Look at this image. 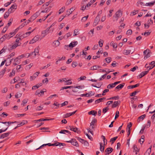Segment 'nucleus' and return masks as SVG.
I'll return each instance as SVG.
<instances>
[{
	"label": "nucleus",
	"instance_id": "1",
	"mask_svg": "<svg viewBox=\"0 0 155 155\" xmlns=\"http://www.w3.org/2000/svg\"><path fill=\"white\" fill-rule=\"evenodd\" d=\"M66 142L67 143H70L72 145L77 147H79V145L77 141H76V140L74 139H72L71 140L67 141Z\"/></svg>",
	"mask_w": 155,
	"mask_h": 155
},
{
	"label": "nucleus",
	"instance_id": "2",
	"mask_svg": "<svg viewBox=\"0 0 155 155\" xmlns=\"http://www.w3.org/2000/svg\"><path fill=\"white\" fill-rule=\"evenodd\" d=\"M39 35H37L34 37V38L30 41L29 43L30 44H33L39 40Z\"/></svg>",
	"mask_w": 155,
	"mask_h": 155
},
{
	"label": "nucleus",
	"instance_id": "3",
	"mask_svg": "<svg viewBox=\"0 0 155 155\" xmlns=\"http://www.w3.org/2000/svg\"><path fill=\"white\" fill-rule=\"evenodd\" d=\"M12 59H13V61L12 63L15 66H16L20 63L21 60H20L18 57L15 58H12Z\"/></svg>",
	"mask_w": 155,
	"mask_h": 155
},
{
	"label": "nucleus",
	"instance_id": "4",
	"mask_svg": "<svg viewBox=\"0 0 155 155\" xmlns=\"http://www.w3.org/2000/svg\"><path fill=\"white\" fill-rule=\"evenodd\" d=\"M69 127H70V130L73 131L77 132L78 134H79L81 133L80 130H78V129L76 127H73L69 126Z\"/></svg>",
	"mask_w": 155,
	"mask_h": 155
},
{
	"label": "nucleus",
	"instance_id": "5",
	"mask_svg": "<svg viewBox=\"0 0 155 155\" xmlns=\"http://www.w3.org/2000/svg\"><path fill=\"white\" fill-rule=\"evenodd\" d=\"M17 8V5L16 4H14L11 7L8 9V11L10 13L13 12Z\"/></svg>",
	"mask_w": 155,
	"mask_h": 155
},
{
	"label": "nucleus",
	"instance_id": "6",
	"mask_svg": "<svg viewBox=\"0 0 155 155\" xmlns=\"http://www.w3.org/2000/svg\"><path fill=\"white\" fill-rule=\"evenodd\" d=\"M40 72H36L32 76H31L30 77V80L32 81L35 79L38 75Z\"/></svg>",
	"mask_w": 155,
	"mask_h": 155
},
{
	"label": "nucleus",
	"instance_id": "7",
	"mask_svg": "<svg viewBox=\"0 0 155 155\" xmlns=\"http://www.w3.org/2000/svg\"><path fill=\"white\" fill-rule=\"evenodd\" d=\"M40 14L39 12H36L31 17V18L34 20L40 15Z\"/></svg>",
	"mask_w": 155,
	"mask_h": 155
},
{
	"label": "nucleus",
	"instance_id": "8",
	"mask_svg": "<svg viewBox=\"0 0 155 155\" xmlns=\"http://www.w3.org/2000/svg\"><path fill=\"white\" fill-rule=\"evenodd\" d=\"M49 28H47L45 30H43L41 32V34L43 35V37H45L49 33Z\"/></svg>",
	"mask_w": 155,
	"mask_h": 155
},
{
	"label": "nucleus",
	"instance_id": "9",
	"mask_svg": "<svg viewBox=\"0 0 155 155\" xmlns=\"http://www.w3.org/2000/svg\"><path fill=\"white\" fill-rule=\"evenodd\" d=\"M149 72V70L147 71H143L140 74L138 75L137 76V78H142V77L144 76L145 75H146L147 74V73Z\"/></svg>",
	"mask_w": 155,
	"mask_h": 155
},
{
	"label": "nucleus",
	"instance_id": "10",
	"mask_svg": "<svg viewBox=\"0 0 155 155\" xmlns=\"http://www.w3.org/2000/svg\"><path fill=\"white\" fill-rule=\"evenodd\" d=\"M113 150V149L111 147H109L107 148L105 150V152H107L106 154V155H109V154L111 153Z\"/></svg>",
	"mask_w": 155,
	"mask_h": 155
},
{
	"label": "nucleus",
	"instance_id": "11",
	"mask_svg": "<svg viewBox=\"0 0 155 155\" xmlns=\"http://www.w3.org/2000/svg\"><path fill=\"white\" fill-rule=\"evenodd\" d=\"M134 52V51L131 52V50L124 49L123 51V53L124 55H128L130 53H132Z\"/></svg>",
	"mask_w": 155,
	"mask_h": 155
},
{
	"label": "nucleus",
	"instance_id": "12",
	"mask_svg": "<svg viewBox=\"0 0 155 155\" xmlns=\"http://www.w3.org/2000/svg\"><path fill=\"white\" fill-rule=\"evenodd\" d=\"M65 145V144L64 143H59L58 142H57L55 143L52 144L51 146H59L60 147H61V146H64Z\"/></svg>",
	"mask_w": 155,
	"mask_h": 155
},
{
	"label": "nucleus",
	"instance_id": "13",
	"mask_svg": "<svg viewBox=\"0 0 155 155\" xmlns=\"http://www.w3.org/2000/svg\"><path fill=\"white\" fill-rule=\"evenodd\" d=\"M115 15L118 18L120 17L122 15V12L120 10H118L116 12Z\"/></svg>",
	"mask_w": 155,
	"mask_h": 155
},
{
	"label": "nucleus",
	"instance_id": "14",
	"mask_svg": "<svg viewBox=\"0 0 155 155\" xmlns=\"http://www.w3.org/2000/svg\"><path fill=\"white\" fill-rule=\"evenodd\" d=\"M100 17L98 16H97L94 21V25L95 26L97 24H98V22H99L100 21Z\"/></svg>",
	"mask_w": 155,
	"mask_h": 155
},
{
	"label": "nucleus",
	"instance_id": "15",
	"mask_svg": "<svg viewBox=\"0 0 155 155\" xmlns=\"http://www.w3.org/2000/svg\"><path fill=\"white\" fill-rule=\"evenodd\" d=\"M97 120L96 119L92 120L91 123H90V127H91L92 129L94 128V124L96 122Z\"/></svg>",
	"mask_w": 155,
	"mask_h": 155
},
{
	"label": "nucleus",
	"instance_id": "16",
	"mask_svg": "<svg viewBox=\"0 0 155 155\" xmlns=\"http://www.w3.org/2000/svg\"><path fill=\"white\" fill-rule=\"evenodd\" d=\"M9 132H8L3 134L0 135V139L8 137L10 134Z\"/></svg>",
	"mask_w": 155,
	"mask_h": 155
},
{
	"label": "nucleus",
	"instance_id": "17",
	"mask_svg": "<svg viewBox=\"0 0 155 155\" xmlns=\"http://www.w3.org/2000/svg\"><path fill=\"white\" fill-rule=\"evenodd\" d=\"M78 42L77 41H74L73 42H72L69 45V46L70 47H71L72 48L75 47L76 45L78 44Z\"/></svg>",
	"mask_w": 155,
	"mask_h": 155
},
{
	"label": "nucleus",
	"instance_id": "18",
	"mask_svg": "<svg viewBox=\"0 0 155 155\" xmlns=\"http://www.w3.org/2000/svg\"><path fill=\"white\" fill-rule=\"evenodd\" d=\"M120 103V101H114L112 105V107L114 108L116 107L118 105H119Z\"/></svg>",
	"mask_w": 155,
	"mask_h": 155
},
{
	"label": "nucleus",
	"instance_id": "19",
	"mask_svg": "<svg viewBox=\"0 0 155 155\" xmlns=\"http://www.w3.org/2000/svg\"><path fill=\"white\" fill-rule=\"evenodd\" d=\"M21 43H20V44H16V43L13 45H9V46H11L10 48H9V50H12V49H15L18 46H20Z\"/></svg>",
	"mask_w": 155,
	"mask_h": 155
},
{
	"label": "nucleus",
	"instance_id": "20",
	"mask_svg": "<svg viewBox=\"0 0 155 155\" xmlns=\"http://www.w3.org/2000/svg\"><path fill=\"white\" fill-rule=\"evenodd\" d=\"M69 10L70 11H71V12H70V11L68 10H67V11L66 15H67L68 16L72 13V12L75 10V9H74V8L72 7Z\"/></svg>",
	"mask_w": 155,
	"mask_h": 155
},
{
	"label": "nucleus",
	"instance_id": "21",
	"mask_svg": "<svg viewBox=\"0 0 155 155\" xmlns=\"http://www.w3.org/2000/svg\"><path fill=\"white\" fill-rule=\"evenodd\" d=\"M53 43L54 44V47H55L58 46L60 44V42L58 40L54 41Z\"/></svg>",
	"mask_w": 155,
	"mask_h": 155
},
{
	"label": "nucleus",
	"instance_id": "22",
	"mask_svg": "<svg viewBox=\"0 0 155 155\" xmlns=\"http://www.w3.org/2000/svg\"><path fill=\"white\" fill-rule=\"evenodd\" d=\"M124 83H123L122 84H120L118 86H117L115 88V89H120L124 86Z\"/></svg>",
	"mask_w": 155,
	"mask_h": 155
},
{
	"label": "nucleus",
	"instance_id": "23",
	"mask_svg": "<svg viewBox=\"0 0 155 155\" xmlns=\"http://www.w3.org/2000/svg\"><path fill=\"white\" fill-rule=\"evenodd\" d=\"M39 46H38L34 49V55L35 56L36 55V54H38L39 53Z\"/></svg>",
	"mask_w": 155,
	"mask_h": 155
},
{
	"label": "nucleus",
	"instance_id": "24",
	"mask_svg": "<svg viewBox=\"0 0 155 155\" xmlns=\"http://www.w3.org/2000/svg\"><path fill=\"white\" fill-rule=\"evenodd\" d=\"M140 85L139 84H137L134 85H130L127 87L128 89H132L139 86Z\"/></svg>",
	"mask_w": 155,
	"mask_h": 155
},
{
	"label": "nucleus",
	"instance_id": "25",
	"mask_svg": "<svg viewBox=\"0 0 155 155\" xmlns=\"http://www.w3.org/2000/svg\"><path fill=\"white\" fill-rule=\"evenodd\" d=\"M110 45L112 46L114 48H117V44L116 43H114L112 41L110 44Z\"/></svg>",
	"mask_w": 155,
	"mask_h": 155
},
{
	"label": "nucleus",
	"instance_id": "26",
	"mask_svg": "<svg viewBox=\"0 0 155 155\" xmlns=\"http://www.w3.org/2000/svg\"><path fill=\"white\" fill-rule=\"evenodd\" d=\"M100 151L103 152L104 151V145H103L102 144V143H100Z\"/></svg>",
	"mask_w": 155,
	"mask_h": 155
},
{
	"label": "nucleus",
	"instance_id": "27",
	"mask_svg": "<svg viewBox=\"0 0 155 155\" xmlns=\"http://www.w3.org/2000/svg\"><path fill=\"white\" fill-rule=\"evenodd\" d=\"M144 6V3L141 2V0H139L137 2V5L138 6H139L140 5Z\"/></svg>",
	"mask_w": 155,
	"mask_h": 155
},
{
	"label": "nucleus",
	"instance_id": "28",
	"mask_svg": "<svg viewBox=\"0 0 155 155\" xmlns=\"http://www.w3.org/2000/svg\"><path fill=\"white\" fill-rule=\"evenodd\" d=\"M105 99V97H103L102 98H99L95 101V104H96L97 103H99L102 101V100H104Z\"/></svg>",
	"mask_w": 155,
	"mask_h": 155
},
{
	"label": "nucleus",
	"instance_id": "29",
	"mask_svg": "<svg viewBox=\"0 0 155 155\" xmlns=\"http://www.w3.org/2000/svg\"><path fill=\"white\" fill-rule=\"evenodd\" d=\"M54 118H51L50 119H43V118H41L40 119H39L38 120H35V121L36 122H40V121H47V120H54Z\"/></svg>",
	"mask_w": 155,
	"mask_h": 155
},
{
	"label": "nucleus",
	"instance_id": "30",
	"mask_svg": "<svg viewBox=\"0 0 155 155\" xmlns=\"http://www.w3.org/2000/svg\"><path fill=\"white\" fill-rule=\"evenodd\" d=\"M27 123L28 121L26 120H23L20 124L18 125V127L22 126Z\"/></svg>",
	"mask_w": 155,
	"mask_h": 155
},
{
	"label": "nucleus",
	"instance_id": "31",
	"mask_svg": "<svg viewBox=\"0 0 155 155\" xmlns=\"http://www.w3.org/2000/svg\"><path fill=\"white\" fill-rule=\"evenodd\" d=\"M155 3V1H154L153 2H150L148 3H147L145 5L146 6H151L154 5Z\"/></svg>",
	"mask_w": 155,
	"mask_h": 155
},
{
	"label": "nucleus",
	"instance_id": "32",
	"mask_svg": "<svg viewBox=\"0 0 155 155\" xmlns=\"http://www.w3.org/2000/svg\"><path fill=\"white\" fill-rule=\"evenodd\" d=\"M81 143H82L84 144V145L86 146H88L89 144L88 142L87 141L84 139H82V141H81Z\"/></svg>",
	"mask_w": 155,
	"mask_h": 155
},
{
	"label": "nucleus",
	"instance_id": "33",
	"mask_svg": "<svg viewBox=\"0 0 155 155\" xmlns=\"http://www.w3.org/2000/svg\"><path fill=\"white\" fill-rule=\"evenodd\" d=\"M115 87V86L113 83L110 84H108L107 86V89H111L112 88Z\"/></svg>",
	"mask_w": 155,
	"mask_h": 155
},
{
	"label": "nucleus",
	"instance_id": "34",
	"mask_svg": "<svg viewBox=\"0 0 155 155\" xmlns=\"http://www.w3.org/2000/svg\"><path fill=\"white\" fill-rule=\"evenodd\" d=\"M97 114V112L94 110H91L88 112L89 114H92L94 116H95Z\"/></svg>",
	"mask_w": 155,
	"mask_h": 155
},
{
	"label": "nucleus",
	"instance_id": "35",
	"mask_svg": "<svg viewBox=\"0 0 155 155\" xmlns=\"http://www.w3.org/2000/svg\"><path fill=\"white\" fill-rule=\"evenodd\" d=\"M3 37L5 39H9L10 38L13 37V36H9V35H8V34H5L4 35V36H3Z\"/></svg>",
	"mask_w": 155,
	"mask_h": 155
},
{
	"label": "nucleus",
	"instance_id": "36",
	"mask_svg": "<svg viewBox=\"0 0 155 155\" xmlns=\"http://www.w3.org/2000/svg\"><path fill=\"white\" fill-rule=\"evenodd\" d=\"M74 36H76L79 34V33L78 29H76L74 31Z\"/></svg>",
	"mask_w": 155,
	"mask_h": 155
},
{
	"label": "nucleus",
	"instance_id": "37",
	"mask_svg": "<svg viewBox=\"0 0 155 155\" xmlns=\"http://www.w3.org/2000/svg\"><path fill=\"white\" fill-rule=\"evenodd\" d=\"M71 35L70 32L67 33L64 37V38L67 39L68 38L71 36Z\"/></svg>",
	"mask_w": 155,
	"mask_h": 155
},
{
	"label": "nucleus",
	"instance_id": "38",
	"mask_svg": "<svg viewBox=\"0 0 155 155\" xmlns=\"http://www.w3.org/2000/svg\"><path fill=\"white\" fill-rule=\"evenodd\" d=\"M94 32V29H91L88 33V34L89 35V36H90L91 37H92L93 35Z\"/></svg>",
	"mask_w": 155,
	"mask_h": 155
},
{
	"label": "nucleus",
	"instance_id": "39",
	"mask_svg": "<svg viewBox=\"0 0 155 155\" xmlns=\"http://www.w3.org/2000/svg\"><path fill=\"white\" fill-rule=\"evenodd\" d=\"M15 75V71L14 69H13L12 72H10L9 74V76L10 77H12L13 76Z\"/></svg>",
	"mask_w": 155,
	"mask_h": 155
},
{
	"label": "nucleus",
	"instance_id": "40",
	"mask_svg": "<svg viewBox=\"0 0 155 155\" xmlns=\"http://www.w3.org/2000/svg\"><path fill=\"white\" fill-rule=\"evenodd\" d=\"M10 13L8 11V12H6L4 15V18L5 19L7 18L8 17Z\"/></svg>",
	"mask_w": 155,
	"mask_h": 155
},
{
	"label": "nucleus",
	"instance_id": "41",
	"mask_svg": "<svg viewBox=\"0 0 155 155\" xmlns=\"http://www.w3.org/2000/svg\"><path fill=\"white\" fill-rule=\"evenodd\" d=\"M15 55V53L14 52H13L11 53L8 56V58L9 59L13 57H14Z\"/></svg>",
	"mask_w": 155,
	"mask_h": 155
},
{
	"label": "nucleus",
	"instance_id": "42",
	"mask_svg": "<svg viewBox=\"0 0 155 155\" xmlns=\"http://www.w3.org/2000/svg\"><path fill=\"white\" fill-rule=\"evenodd\" d=\"M104 41L102 39H100L98 42L99 45L100 47H101L103 46Z\"/></svg>",
	"mask_w": 155,
	"mask_h": 155
},
{
	"label": "nucleus",
	"instance_id": "43",
	"mask_svg": "<svg viewBox=\"0 0 155 155\" xmlns=\"http://www.w3.org/2000/svg\"><path fill=\"white\" fill-rule=\"evenodd\" d=\"M21 39L20 37L16 39L15 41V42H16V44H20L21 43H20V41L21 40Z\"/></svg>",
	"mask_w": 155,
	"mask_h": 155
},
{
	"label": "nucleus",
	"instance_id": "44",
	"mask_svg": "<svg viewBox=\"0 0 155 155\" xmlns=\"http://www.w3.org/2000/svg\"><path fill=\"white\" fill-rule=\"evenodd\" d=\"M65 10V7H62L59 10V14H60L63 13Z\"/></svg>",
	"mask_w": 155,
	"mask_h": 155
},
{
	"label": "nucleus",
	"instance_id": "45",
	"mask_svg": "<svg viewBox=\"0 0 155 155\" xmlns=\"http://www.w3.org/2000/svg\"><path fill=\"white\" fill-rule=\"evenodd\" d=\"M17 123V122L16 121H15L14 122H11V121L7 122V124L6 125L7 127H8H8L11 124H13V123Z\"/></svg>",
	"mask_w": 155,
	"mask_h": 155
},
{
	"label": "nucleus",
	"instance_id": "46",
	"mask_svg": "<svg viewBox=\"0 0 155 155\" xmlns=\"http://www.w3.org/2000/svg\"><path fill=\"white\" fill-rule=\"evenodd\" d=\"M105 60L107 63H110L111 61V58L110 57H108L105 58Z\"/></svg>",
	"mask_w": 155,
	"mask_h": 155
},
{
	"label": "nucleus",
	"instance_id": "47",
	"mask_svg": "<svg viewBox=\"0 0 155 155\" xmlns=\"http://www.w3.org/2000/svg\"><path fill=\"white\" fill-rule=\"evenodd\" d=\"M95 94V93L94 92H92V91H91L89 92V93L88 94L87 96V97H91L92 96V95H94Z\"/></svg>",
	"mask_w": 155,
	"mask_h": 155
},
{
	"label": "nucleus",
	"instance_id": "48",
	"mask_svg": "<svg viewBox=\"0 0 155 155\" xmlns=\"http://www.w3.org/2000/svg\"><path fill=\"white\" fill-rule=\"evenodd\" d=\"M118 137L117 136L112 138L110 139V142H112V143H113L117 139Z\"/></svg>",
	"mask_w": 155,
	"mask_h": 155
},
{
	"label": "nucleus",
	"instance_id": "49",
	"mask_svg": "<svg viewBox=\"0 0 155 155\" xmlns=\"http://www.w3.org/2000/svg\"><path fill=\"white\" fill-rule=\"evenodd\" d=\"M78 65V63L74 61H73L72 64V66L73 68H75Z\"/></svg>",
	"mask_w": 155,
	"mask_h": 155
},
{
	"label": "nucleus",
	"instance_id": "50",
	"mask_svg": "<svg viewBox=\"0 0 155 155\" xmlns=\"http://www.w3.org/2000/svg\"><path fill=\"white\" fill-rule=\"evenodd\" d=\"M132 30L131 29H129L127 32L126 34L128 35H130L132 33Z\"/></svg>",
	"mask_w": 155,
	"mask_h": 155
},
{
	"label": "nucleus",
	"instance_id": "51",
	"mask_svg": "<svg viewBox=\"0 0 155 155\" xmlns=\"http://www.w3.org/2000/svg\"><path fill=\"white\" fill-rule=\"evenodd\" d=\"M109 109L108 107L104 108L103 109V113H104V114H105L107 111Z\"/></svg>",
	"mask_w": 155,
	"mask_h": 155
},
{
	"label": "nucleus",
	"instance_id": "52",
	"mask_svg": "<svg viewBox=\"0 0 155 155\" xmlns=\"http://www.w3.org/2000/svg\"><path fill=\"white\" fill-rule=\"evenodd\" d=\"M8 27H7V25H6L3 29L2 31V33H5L7 30Z\"/></svg>",
	"mask_w": 155,
	"mask_h": 155
},
{
	"label": "nucleus",
	"instance_id": "53",
	"mask_svg": "<svg viewBox=\"0 0 155 155\" xmlns=\"http://www.w3.org/2000/svg\"><path fill=\"white\" fill-rule=\"evenodd\" d=\"M139 92L138 91H134V92L130 94V96H133L135 95H136L137 93Z\"/></svg>",
	"mask_w": 155,
	"mask_h": 155
},
{
	"label": "nucleus",
	"instance_id": "54",
	"mask_svg": "<svg viewBox=\"0 0 155 155\" xmlns=\"http://www.w3.org/2000/svg\"><path fill=\"white\" fill-rule=\"evenodd\" d=\"M155 114H153L151 118L152 120V122L154 124H155Z\"/></svg>",
	"mask_w": 155,
	"mask_h": 155
},
{
	"label": "nucleus",
	"instance_id": "55",
	"mask_svg": "<svg viewBox=\"0 0 155 155\" xmlns=\"http://www.w3.org/2000/svg\"><path fill=\"white\" fill-rule=\"evenodd\" d=\"M118 18H119L117 17V16H116L115 15H114L113 17V21H117L118 20Z\"/></svg>",
	"mask_w": 155,
	"mask_h": 155
},
{
	"label": "nucleus",
	"instance_id": "56",
	"mask_svg": "<svg viewBox=\"0 0 155 155\" xmlns=\"http://www.w3.org/2000/svg\"><path fill=\"white\" fill-rule=\"evenodd\" d=\"M86 78V77L85 76H81L80 78H79L78 80L79 81L80 80H85Z\"/></svg>",
	"mask_w": 155,
	"mask_h": 155
},
{
	"label": "nucleus",
	"instance_id": "57",
	"mask_svg": "<svg viewBox=\"0 0 155 155\" xmlns=\"http://www.w3.org/2000/svg\"><path fill=\"white\" fill-rule=\"evenodd\" d=\"M88 17V15H87L86 16H84L82 18L81 20L84 21H86Z\"/></svg>",
	"mask_w": 155,
	"mask_h": 155
},
{
	"label": "nucleus",
	"instance_id": "58",
	"mask_svg": "<svg viewBox=\"0 0 155 155\" xmlns=\"http://www.w3.org/2000/svg\"><path fill=\"white\" fill-rule=\"evenodd\" d=\"M7 49L6 46H4L3 48L1 50V52L2 53L3 52H5V51Z\"/></svg>",
	"mask_w": 155,
	"mask_h": 155
},
{
	"label": "nucleus",
	"instance_id": "59",
	"mask_svg": "<svg viewBox=\"0 0 155 155\" xmlns=\"http://www.w3.org/2000/svg\"><path fill=\"white\" fill-rule=\"evenodd\" d=\"M33 64H30L27 65L26 66V68L27 69H30L31 67L33 66Z\"/></svg>",
	"mask_w": 155,
	"mask_h": 155
},
{
	"label": "nucleus",
	"instance_id": "60",
	"mask_svg": "<svg viewBox=\"0 0 155 155\" xmlns=\"http://www.w3.org/2000/svg\"><path fill=\"white\" fill-rule=\"evenodd\" d=\"M150 50L149 49H147L145 50L143 52L144 55H146L147 54H149L150 53Z\"/></svg>",
	"mask_w": 155,
	"mask_h": 155
},
{
	"label": "nucleus",
	"instance_id": "61",
	"mask_svg": "<svg viewBox=\"0 0 155 155\" xmlns=\"http://www.w3.org/2000/svg\"><path fill=\"white\" fill-rule=\"evenodd\" d=\"M73 87L72 86H66V87H62L61 88V90H63L64 89H67L68 88H72Z\"/></svg>",
	"mask_w": 155,
	"mask_h": 155
},
{
	"label": "nucleus",
	"instance_id": "62",
	"mask_svg": "<svg viewBox=\"0 0 155 155\" xmlns=\"http://www.w3.org/2000/svg\"><path fill=\"white\" fill-rule=\"evenodd\" d=\"M119 112L118 111H117L116 113V115L115 117V119H116L117 118H118L119 116Z\"/></svg>",
	"mask_w": 155,
	"mask_h": 155
},
{
	"label": "nucleus",
	"instance_id": "63",
	"mask_svg": "<svg viewBox=\"0 0 155 155\" xmlns=\"http://www.w3.org/2000/svg\"><path fill=\"white\" fill-rule=\"evenodd\" d=\"M10 104V102L9 101H8L5 102L4 104V105L5 106H8Z\"/></svg>",
	"mask_w": 155,
	"mask_h": 155
},
{
	"label": "nucleus",
	"instance_id": "64",
	"mask_svg": "<svg viewBox=\"0 0 155 155\" xmlns=\"http://www.w3.org/2000/svg\"><path fill=\"white\" fill-rule=\"evenodd\" d=\"M5 39L3 37V36L0 38V44L2 43Z\"/></svg>",
	"mask_w": 155,
	"mask_h": 155
}]
</instances>
